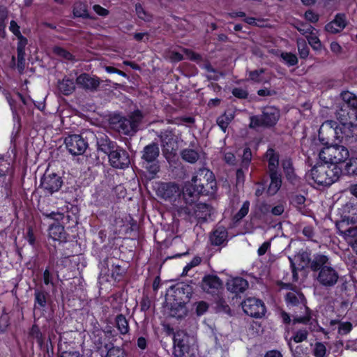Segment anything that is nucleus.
I'll return each mask as SVG.
<instances>
[{
  "label": "nucleus",
  "instance_id": "bf43d9fd",
  "mask_svg": "<svg viewBox=\"0 0 357 357\" xmlns=\"http://www.w3.org/2000/svg\"><path fill=\"white\" fill-rule=\"evenodd\" d=\"M10 31L13 33L17 37H19L22 36L20 31V26L17 25V24L12 20L10 23L9 26Z\"/></svg>",
  "mask_w": 357,
  "mask_h": 357
},
{
  "label": "nucleus",
  "instance_id": "6e6d98bb",
  "mask_svg": "<svg viewBox=\"0 0 357 357\" xmlns=\"http://www.w3.org/2000/svg\"><path fill=\"white\" fill-rule=\"evenodd\" d=\"M208 305L206 302L201 301L197 305L196 312L197 315L200 316L205 313L208 310Z\"/></svg>",
  "mask_w": 357,
  "mask_h": 357
},
{
  "label": "nucleus",
  "instance_id": "c9c22d12",
  "mask_svg": "<svg viewBox=\"0 0 357 357\" xmlns=\"http://www.w3.org/2000/svg\"><path fill=\"white\" fill-rule=\"evenodd\" d=\"M315 31H312L310 33L307 35L306 38L308 40L309 44L311 45V47L315 50H320L321 47V42L317 35V33L314 32Z\"/></svg>",
  "mask_w": 357,
  "mask_h": 357
},
{
  "label": "nucleus",
  "instance_id": "2f4dec72",
  "mask_svg": "<svg viewBox=\"0 0 357 357\" xmlns=\"http://www.w3.org/2000/svg\"><path fill=\"white\" fill-rule=\"evenodd\" d=\"M294 206L303 215L307 214V210L305 208V198L302 195H296L292 198L291 201Z\"/></svg>",
  "mask_w": 357,
  "mask_h": 357
},
{
  "label": "nucleus",
  "instance_id": "bb28decb",
  "mask_svg": "<svg viewBox=\"0 0 357 357\" xmlns=\"http://www.w3.org/2000/svg\"><path fill=\"white\" fill-rule=\"evenodd\" d=\"M98 150L108 155L115 150L116 148L114 143L109 140L107 138H101L98 141Z\"/></svg>",
  "mask_w": 357,
  "mask_h": 357
},
{
  "label": "nucleus",
  "instance_id": "3c124183",
  "mask_svg": "<svg viewBox=\"0 0 357 357\" xmlns=\"http://www.w3.org/2000/svg\"><path fill=\"white\" fill-rule=\"evenodd\" d=\"M295 259H301L302 260L301 264L299 265L301 268L305 267L310 262L309 255L307 252H302L299 254L298 256L295 257Z\"/></svg>",
  "mask_w": 357,
  "mask_h": 357
},
{
  "label": "nucleus",
  "instance_id": "cd10ccee",
  "mask_svg": "<svg viewBox=\"0 0 357 357\" xmlns=\"http://www.w3.org/2000/svg\"><path fill=\"white\" fill-rule=\"evenodd\" d=\"M118 129L119 132L125 135H130L136 132L130 118H123L119 121Z\"/></svg>",
  "mask_w": 357,
  "mask_h": 357
},
{
  "label": "nucleus",
  "instance_id": "de8ad7c7",
  "mask_svg": "<svg viewBox=\"0 0 357 357\" xmlns=\"http://www.w3.org/2000/svg\"><path fill=\"white\" fill-rule=\"evenodd\" d=\"M201 261L202 259L199 257H194L192 260L183 268L182 275H186L188 272L193 267L198 266L201 263Z\"/></svg>",
  "mask_w": 357,
  "mask_h": 357
},
{
  "label": "nucleus",
  "instance_id": "c85d7f7f",
  "mask_svg": "<svg viewBox=\"0 0 357 357\" xmlns=\"http://www.w3.org/2000/svg\"><path fill=\"white\" fill-rule=\"evenodd\" d=\"M58 87L59 91L64 95L72 93L75 89L73 80L68 78H64L61 82H59Z\"/></svg>",
  "mask_w": 357,
  "mask_h": 357
},
{
  "label": "nucleus",
  "instance_id": "a18cd8bd",
  "mask_svg": "<svg viewBox=\"0 0 357 357\" xmlns=\"http://www.w3.org/2000/svg\"><path fill=\"white\" fill-rule=\"evenodd\" d=\"M252 159V153L249 148H246L243 151L242 156L241 165L243 168L248 169V167Z\"/></svg>",
  "mask_w": 357,
  "mask_h": 357
},
{
  "label": "nucleus",
  "instance_id": "58836bf2",
  "mask_svg": "<svg viewBox=\"0 0 357 357\" xmlns=\"http://www.w3.org/2000/svg\"><path fill=\"white\" fill-rule=\"evenodd\" d=\"M345 170L349 174L357 175V158H351L345 165Z\"/></svg>",
  "mask_w": 357,
  "mask_h": 357
},
{
  "label": "nucleus",
  "instance_id": "39448f33",
  "mask_svg": "<svg viewBox=\"0 0 357 357\" xmlns=\"http://www.w3.org/2000/svg\"><path fill=\"white\" fill-rule=\"evenodd\" d=\"M63 180L60 176L55 173L46 172L40 182V187L47 195L58 192L61 188Z\"/></svg>",
  "mask_w": 357,
  "mask_h": 357
},
{
  "label": "nucleus",
  "instance_id": "412c9836",
  "mask_svg": "<svg viewBox=\"0 0 357 357\" xmlns=\"http://www.w3.org/2000/svg\"><path fill=\"white\" fill-rule=\"evenodd\" d=\"M265 158L268 162L270 173L277 172L279 165V155L273 149H268L265 154Z\"/></svg>",
  "mask_w": 357,
  "mask_h": 357
},
{
  "label": "nucleus",
  "instance_id": "5701e85b",
  "mask_svg": "<svg viewBox=\"0 0 357 357\" xmlns=\"http://www.w3.org/2000/svg\"><path fill=\"white\" fill-rule=\"evenodd\" d=\"M4 95L6 98L7 99L12 110H14L17 107V102L18 100H21L24 105L29 104V100L24 97H23L20 93L14 92L11 94L9 92H5Z\"/></svg>",
  "mask_w": 357,
  "mask_h": 357
},
{
  "label": "nucleus",
  "instance_id": "20e7f679",
  "mask_svg": "<svg viewBox=\"0 0 357 357\" xmlns=\"http://www.w3.org/2000/svg\"><path fill=\"white\" fill-rule=\"evenodd\" d=\"M349 149L337 144L325 146L319 153L320 160L331 166H337L345 162L349 158Z\"/></svg>",
  "mask_w": 357,
  "mask_h": 357
},
{
  "label": "nucleus",
  "instance_id": "0eeeda50",
  "mask_svg": "<svg viewBox=\"0 0 357 357\" xmlns=\"http://www.w3.org/2000/svg\"><path fill=\"white\" fill-rule=\"evenodd\" d=\"M65 144L68 151L75 155H82L87 147V143L79 135H72L65 139Z\"/></svg>",
  "mask_w": 357,
  "mask_h": 357
},
{
  "label": "nucleus",
  "instance_id": "f257e3e1",
  "mask_svg": "<svg viewBox=\"0 0 357 357\" xmlns=\"http://www.w3.org/2000/svg\"><path fill=\"white\" fill-rule=\"evenodd\" d=\"M205 187L214 190L215 181L212 172L204 168L197 172L191 181L185 184L183 197L187 202H193L204 192Z\"/></svg>",
  "mask_w": 357,
  "mask_h": 357
},
{
  "label": "nucleus",
  "instance_id": "9d476101",
  "mask_svg": "<svg viewBox=\"0 0 357 357\" xmlns=\"http://www.w3.org/2000/svg\"><path fill=\"white\" fill-rule=\"evenodd\" d=\"M77 84L85 90H96L100 85V79L96 76L87 73H82L76 79Z\"/></svg>",
  "mask_w": 357,
  "mask_h": 357
},
{
  "label": "nucleus",
  "instance_id": "4be33fe9",
  "mask_svg": "<svg viewBox=\"0 0 357 357\" xmlns=\"http://www.w3.org/2000/svg\"><path fill=\"white\" fill-rule=\"evenodd\" d=\"M346 221H349V217L344 215V220L337 226L339 229L340 234L342 236H343L346 240L350 241V238H355L357 236V226L351 227L348 229L342 230L341 229V228H343Z\"/></svg>",
  "mask_w": 357,
  "mask_h": 357
},
{
  "label": "nucleus",
  "instance_id": "a19ab883",
  "mask_svg": "<svg viewBox=\"0 0 357 357\" xmlns=\"http://www.w3.org/2000/svg\"><path fill=\"white\" fill-rule=\"evenodd\" d=\"M326 354V347L321 342H317L313 349V354L315 357H324Z\"/></svg>",
  "mask_w": 357,
  "mask_h": 357
},
{
  "label": "nucleus",
  "instance_id": "0e129e2a",
  "mask_svg": "<svg viewBox=\"0 0 357 357\" xmlns=\"http://www.w3.org/2000/svg\"><path fill=\"white\" fill-rule=\"evenodd\" d=\"M331 50L336 54H339L342 52V48L340 45L337 42H332L330 45Z\"/></svg>",
  "mask_w": 357,
  "mask_h": 357
},
{
  "label": "nucleus",
  "instance_id": "473e14b6",
  "mask_svg": "<svg viewBox=\"0 0 357 357\" xmlns=\"http://www.w3.org/2000/svg\"><path fill=\"white\" fill-rule=\"evenodd\" d=\"M116 324L118 330L121 334H126L129 331V326L125 317L120 314L116 318Z\"/></svg>",
  "mask_w": 357,
  "mask_h": 357
},
{
  "label": "nucleus",
  "instance_id": "f03ea898",
  "mask_svg": "<svg viewBox=\"0 0 357 357\" xmlns=\"http://www.w3.org/2000/svg\"><path fill=\"white\" fill-rule=\"evenodd\" d=\"M310 267L312 271H318L316 278L321 285L331 287L337 282L339 274L331 266L327 256L321 254L314 255Z\"/></svg>",
  "mask_w": 357,
  "mask_h": 357
},
{
  "label": "nucleus",
  "instance_id": "dca6fc26",
  "mask_svg": "<svg viewBox=\"0 0 357 357\" xmlns=\"http://www.w3.org/2000/svg\"><path fill=\"white\" fill-rule=\"evenodd\" d=\"M202 286L204 291L212 294L222 287V282L218 277L208 275L204 278Z\"/></svg>",
  "mask_w": 357,
  "mask_h": 357
},
{
  "label": "nucleus",
  "instance_id": "ea45409f",
  "mask_svg": "<svg viewBox=\"0 0 357 357\" xmlns=\"http://www.w3.org/2000/svg\"><path fill=\"white\" fill-rule=\"evenodd\" d=\"M297 46L301 58L305 59L309 54V48L303 40H297Z\"/></svg>",
  "mask_w": 357,
  "mask_h": 357
},
{
  "label": "nucleus",
  "instance_id": "7c9ffc66",
  "mask_svg": "<svg viewBox=\"0 0 357 357\" xmlns=\"http://www.w3.org/2000/svg\"><path fill=\"white\" fill-rule=\"evenodd\" d=\"M73 15L77 17H89V15L86 4L82 2L75 3L73 8Z\"/></svg>",
  "mask_w": 357,
  "mask_h": 357
},
{
  "label": "nucleus",
  "instance_id": "37998d69",
  "mask_svg": "<svg viewBox=\"0 0 357 357\" xmlns=\"http://www.w3.org/2000/svg\"><path fill=\"white\" fill-rule=\"evenodd\" d=\"M250 203L249 202H245L239 211L234 215V219L237 222L244 218L249 211Z\"/></svg>",
  "mask_w": 357,
  "mask_h": 357
},
{
  "label": "nucleus",
  "instance_id": "393cba45",
  "mask_svg": "<svg viewBox=\"0 0 357 357\" xmlns=\"http://www.w3.org/2000/svg\"><path fill=\"white\" fill-rule=\"evenodd\" d=\"M17 38L19 40L17 45L18 68L22 70L24 63V47L27 43V40L22 36L17 37Z\"/></svg>",
  "mask_w": 357,
  "mask_h": 357
},
{
  "label": "nucleus",
  "instance_id": "aec40b11",
  "mask_svg": "<svg viewBox=\"0 0 357 357\" xmlns=\"http://www.w3.org/2000/svg\"><path fill=\"white\" fill-rule=\"evenodd\" d=\"M159 155V148L155 144H149L144 147L142 158L147 162H153Z\"/></svg>",
  "mask_w": 357,
  "mask_h": 357
},
{
  "label": "nucleus",
  "instance_id": "79ce46f5",
  "mask_svg": "<svg viewBox=\"0 0 357 357\" xmlns=\"http://www.w3.org/2000/svg\"><path fill=\"white\" fill-rule=\"evenodd\" d=\"M52 51L55 55L61 58H63L67 60H70L73 58V56L70 52H67L66 50L61 47L55 46L53 47Z\"/></svg>",
  "mask_w": 357,
  "mask_h": 357
},
{
  "label": "nucleus",
  "instance_id": "4c0bfd02",
  "mask_svg": "<svg viewBox=\"0 0 357 357\" xmlns=\"http://www.w3.org/2000/svg\"><path fill=\"white\" fill-rule=\"evenodd\" d=\"M136 13L139 18L146 22H149L152 19V15L146 11L140 4L135 6Z\"/></svg>",
  "mask_w": 357,
  "mask_h": 357
},
{
  "label": "nucleus",
  "instance_id": "c756f323",
  "mask_svg": "<svg viewBox=\"0 0 357 357\" xmlns=\"http://www.w3.org/2000/svg\"><path fill=\"white\" fill-rule=\"evenodd\" d=\"M330 326L332 328H335L336 325H337L338 333L341 335L348 334L352 329V324L350 322H339L336 320H331L329 323Z\"/></svg>",
  "mask_w": 357,
  "mask_h": 357
},
{
  "label": "nucleus",
  "instance_id": "6e6552de",
  "mask_svg": "<svg viewBox=\"0 0 357 357\" xmlns=\"http://www.w3.org/2000/svg\"><path fill=\"white\" fill-rule=\"evenodd\" d=\"M338 125L334 121H326L322 123L319 130V137L322 141H328L333 138L340 139L342 135L339 132Z\"/></svg>",
  "mask_w": 357,
  "mask_h": 357
},
{
  "label": "nucleus",
  "instance_id": "9b49d317",
  "mask_svg": "<svg viewBox=\"0 0 357 357\" xmlns=\"http://www.w3.org/2000/svg\"><path fill=\"white\" fill-rule=\"evenodd\" d=\"M160 137L164 153L174 154L178 149V144L174 135L171 131H165L162 133Z\"/></svg>",
  "mask_w": 357,
  "mask_h": 357
},
{
  "label": "nucleus",
  "instance_id": "1a4fd4ad",
  "mask_svg": "<svg viewBox=\"0 0 357 357\" xmlns=\"http://www.w3.org/2000/svg\"><path fill=\"white\" fill-rule=\"evenodd\" d=\"M109 158L111 165L117 169H123L130 165V158L128 153L119 147L112 151Z\"/></svg>",
  "mask_w": 357,
  "mask_h": 357
},
{
  "label": "nucleus",
  "instance_id": "13d9d810",
  "mask_svg": "<svg viewBox=\"0 0 357 357\" xmlns=\"http://www.w3.org/2000/svg\"><path fill=\"white\" fill-rule=\"evenodd\" d=\"M36 302L41 307L45 305L46 298L43 293L36 292L35 294Z\"/></svg>",
  "mask_w": 357,
  "mask_h": 357
},
{
  "label": "nucleus",
  "instance_id": "774afa93",
  "mask_svg": "<svg viewBox=\"0 0 357 357\" xmlns=\"http://www.w3.org/2000/svg\"><path fill=\"white\" fill-rule=\"evenodd\" d=\"M60 357H83V356L77 351H64L61 354Z\"/></svg>",
  "mask_w": 357,
  "mask_h": 357
},
{
  "label": "nucleus",
  "instance_id": "69168bd1",
  "mask_svg": "<svg viewBox=\"0 0 357 357\" xmlns=\"http://www.w3.org/2000/svg\"><path fill=\"white\" fill-rule=\"evenodd\" d=\"M93 10L100 16H106L108 15V10L99 5H94Z\"/></svg>",
  "mask_w": 357,
  "mask_h": 357
},
{
  "label": "nucleus",
  "instance_id": "72a5a7b5",
  "mask_svg": "<svg viewBox=\"0 0 357 357\" xmlns=\"http://www.w3.org/2000/svg\"><path fill=\"white\" fill-rule=\"evenodd\" d=\"M182 158L184 160L194 163L199 158V153L192 149H185L181 153Z\"/></svg>",
  "mask_w": 357,
  "mask_h": 357
},
{
  "label": "nucleus",
  "instance_id": "603ef678",
  "mask_svg": "<svg viewBox=\"0 0 357 357\" xmlns=\"http://www.w3.org/2000/svg\"><path fill=\"white\" fill-rule=\"evenodd\" d=\"M264 73L263 70H254L250 72L249 77L250 79L257 82H263V79L261 77V75Z\"/></svg>",
  "mask_w": 357,
  "mask_h": 357
},
{
  "label": "nucleus",
  "instance_id": "b1692460",
  "mask_svg": "<svg viewBox=\"0 0 357 357\" xmlns=\"http://www.w3.org/2000/svg\"><path fill=\"white\" fill-rule=\"evenodd\" d=\"M227 232L224 227L215 229L210 237L211 243L215 245L222 244L227 239Z\"/></svg>",
  "mask_w": 357,
  "mask_h": 357
},
{
  "label": "nucleus",
  "instance_id": "f3484780",
  "mask_svg": "<svg viewBox=\"0 0 357 357\" xmlns=\"http://www.w3.org/2000/svg\"><path fill=\"white\" fill-rule=\"evenodd\" d=\"M49 236L54 241L59 243L67 241V234L64 227L59 224H53L49 228Z\"/></svg>",
  "mask_w": 357,
  "mask_h": 357
},
{
  "label": "nucleus",
  "instance_id": "338daca9",
  "mask_svg": "<svg viewBox=\"0 0 357 357\" xmlns=\"http://www.w3.org/2000/svg\"><path fill=\"white\" fill-rule=\"evenodd\" d=\"M183 334V333L178 332L174 336V344L175 346H177L180 349L183 346V340L180 338V336Z\"/></svg>",
  "mask_w": 357,
  "mask_h": 357
},
{
  "label": "nucleus",
  "instance_id": "e2e57ef3",
  "mask_svg": "<svg viewBox=\"0 0 357 357\" xmlns=\"http://www.w3.org/2000/svg\"><path fill=\"white\" fill-rule=\"evenodd\" d=\"M284 211V205L282 204H280L274 206L272 208L271 213L274 215H280L281 214H282Z\"/></svg>",
  "mask_w": 357,
  "mask_h": 357
},
{
  "label": "nucleus",
  "instance_id": "e433bc0d",
  "mask_svg": "<svg viewBox=\"0 0 357 357\" xmlns=\"http://www.w3.org/2000/svg\"><path fill=\"white\" fill-rule=\"evenodd\" d=\"M280 56L282 61L289 66H295L298 63L296 56L292 53L282 52Z\"/></svg>",
  "mask_w": 357,
  "mask_h": 357
},
{
  "label": "nucleus",
  "instance_id": "09e8293b",
  "mask_svg": "<svg viewBox=\"0 0 357 357\" xmlns=\"http://www.w3.org/2000/svg\"><path fill=\"white\" fill-rule=\"evenodd\" d=\"M106 357H126V354L121 349L112 347L108 350Z\"/></svg>",
  "mask_w": 357,
  "mask_h": 357
},
{
  "label": "nucleus",
  "instance_id": "2eb2a0df",
  "mask_svg": "<svg viewBox=\"0 0 357 357\" xmlns=\"http://www.w3.org/2000/svg\"><path fill=\"white\" fill-rule=\"evenodd\" d=\"M248 287L247 280L242 278H234L228 280L227 282V289L233 293L243 292Z\"/></svg>",
  "mask_w": 357,
  "mask_h": 357
},
{
  "label": "nucleus",
  "instance_id": "f704fd0d",
  "mask_svg": "<svg viewBox=\"0 0 357 357\" xmlns=\"http://www.w3.org/2000/svg\"><path fill=\"white\" fill-rule=\"evenodd\" d=\"M233 119V115L231 114H224L223 115L219 116L217 119V123L221 128V130L224 132L226 131L228 125Z\"/></svg>",
  "mask_w": 357,
  "mask_h": 357
},
{
  "label": "nucleus",
  "instance_id": "423d86ee",
  "mask_svg": "<svg viewBox=\"0 0 357 357\" xmlns=\"http://www.w3.org/2000/svg\"><path fill=\"white\" fill-rule=\"evenodd\" d=\"M242 308L245 314L253 317H261L265 314V306L259 299L248 298L242 303Z\"/></svg>",
  "mask_w": 357,
  "mask_h": 357
},
{
  "label": "nucleus",
  "instance_id": "052dcab7",
  "mask_svg": "<svg viewBox=\"0 0 357 357\" xmlns=\"http://www.w3.org/2000/svg\"><path fill=\"white\" fill-rule=\"evenodd\" d=\"M260 126H263L261 123V116H252L250 118V127L252 128H257Z\"/></svg>",
  "mask_w": 357,
  "mask_h": 357
},
{
  "label": "nucleus",
  "instance_id": "ddd939ff",
  "mask_svg": "<svg viewBox=\"0 0 357 357\" xmlns=\"http://www.w3.org/2000/svg\"><path fill=\"white\" fill-rule=\"evenodd\" d=\"M279 110L273 107H269L264 109L261 116V123L265 126H272L275 125L279 119Z\"/></svg>",
  "mask_w": 357,
  "mask_h": 357
},
{
  "label": "nucleus",
  "instance_id": "49530a36",
  "mask_svg": "<svg viewBox=\"0 0 357 357\" xmlns=\"http://www.w3.org/2000/svg\"><path fill=\"white\" fill-rule=\"evenodd\" d=\"M129 118L131 120V122L132 123V126L136 131L138 128L139 124L140 123V122L142 119V113L139 110H137V111L134 112L129 116Z\"/></svg>",
  "mask_w": 357,
  "mask_h": 357
},
{
  "label": "nucleus",
  "instance_id": "8fccbe9b",
  "mask_svg": "<svg viewBox=\"0 0 357 357\" xmlns=\"http://www.w3.org/2000/svg\"><path fill=\"white\" fill-rule=\"evenodd\" d=\"M296 29L301 34L305 36V37L312 31H315L311 25L303 24L297 26Z\"/></svg>",
  "mask_w": 357,
  "mask_h": 357
},
{
  "label": "nucleus",
  "instance_id": "6ab92c4d",
  "mask_svg": "<svg viewBox=\"0 0 357 357\" xmlns=\"http://www.w3.org/2000/svg\"><path fill=\"white\" fill-rule=\"evenodd\" d=\"M353 119H349V121H347V119H340V123L338 125V128H340L339 132L340 135H342L340 139L339 140H342L344 138H349L352 136L353 131Z\"/></svg>",
  "mask_w": 357,
  "mask_h": 357
},
{
  "label": "nucleus",
  "instance_id": "4468645a",
  "mask_svg": "<svg viewBox=\"0 0 357 357\" xmlns=\"http://www.w3.org/2000/svg\"><path fill=\"white\" fill-rule=\"evenodd\" d=\"M342 98L347 107H350L347 112L348 117L357 119V98L350 92L342 93Z\"/></svg>",
  "mask_w": 357,
  "mask_h": 357
},
{
  "label": "nucleus",
  "instance_id": "a878e982",
  "mask_svg": "<svg viewBox=\"0 0 357 357\" xmlns=\"http://www.w3.org/2000/svg\"><path fill=\"white\" fill-rule=\"evenodd\" d=\"M271 176V183L268 188V192L273 195H275L280 189L282 183L280 176L278 174V172L270 173Z\"/></svg>",
  "mask_w": 357,
  "mask_h": 357
},
{
  "label": "nucleus",
  "instance_id": "680f3d73",
  "mask_svg": "<svg viewBox=\"0 0 357 357\" xmlns=\"http://www.w3.org/2000/svg\"><path fill=\"white\" fill-rule=\"evenodd\" d=\"M271 243L268 241L264 242L258 249L257 254L259 256L264 255L267 250L270 248Z\"/></svg>",
  "mask_w": 357,
  "mask_h": 357
},
{
  "label": "nucleus",
  "instance_id": "7ed1b4c3",
  "mask_svg": "<svg viewBox=\"0 0 357 357\" xmlns=\"http://www.w3.org/2000/svg\"><path fill=\"white\" fill-rule=\"evenodd\" d=\"M341 169L337 166H331L328 163L315 165L310 170V176L314 183L319 185H330L339 178Z\"/></svg>",
  "mask_w": 357,
  "mask_h": 357
},
{
  "label": "nucleus",
  "instance_id": "c03bdc74",
  "mask_svg": "<svg viewBox=\"0 0 357 357\" xmlns=\"http://www.w3.org/2000/svg\"><path fill=\"white\" fill-rule=\"evenodd\" d=\"M282 167L289 179H293L294 178V170L292 168L291 162L289 160H284L282 162Z\"/></svg>",
  "mask_w": 357,
  "mask_h": 357
},
{
  "label": "nucleus",
  "instance_id": "5fc2aeb1",
  "mask_svg": "<svg viewBox=\"0 0 357 357\" xmlns=\"http://www.w3.org/2000/svg\"><path fill=\"white\" fill-rule=\"evenodd\" d=\"M232 94L238 98H246L248 93L247 91L243 89L234 88L232 90Z\"/></svg>",
  "mask_w": 357,
  "mask_h": 357
},
{
  "label": "nucleus",
  "instance_id": "f8f14e48",
  "mask_svg": "<svg viewBox=\"0 0 357 357\" xmlns=\"http://www.w3.org/2000/svg\"><path fill=\"white\" fill-rule=\"evenodd\" d=\"M159 197L164 199H172L180 195L179 188L174 183H162L157 191Z\"/></svg>",
  "mask_w": 357,
  "mask_h": 357
},
{
  "label": "nucleus",
  "instance_id": "864d4df0",
  "mask_svg": "<svg viewBox=\"0 0 357 357\" xmlns=\"http://www.w3.org/2000/svg\"><path fill=\"white\" fill-rule=\"evenodd\" d=\"M307 336V331H304V330H301L295 334L293 339L295 342L298 343V342H301L303 340H306Z\"/></svg>",
  "mask_w": 357,
  "mask_h": 357
},
{
  "label": "nucleus",
  "instance_id": "a211bd4d",
  "mask_svg": "<svg viewBox=\"0 0 357 357\" xmlns=\"http://www.w3.org/2000/svg\"><path fill=\"white\" fill-rule=\"evenodd\" d=\"M345 26V16L343 15H337L332 22L326 24V30L328 32L335 33L343 30Z\"/></svg>",
  "mask_w": 357,
  "mask_h": 357
},
{
  "label": "nucleus",
  "instance_id": "4d7b16f0",
  "mask_svg": "<svg viewBox=\"0 0 357 357\" xmlns=\"http://www.w3.org/2000/svg\"><path fill=\"white\" fill-rule=\"evenodd\" d=\"M305 17L307 20L311 22H316L319 20L318 15L312 10L306 11L305 13Z\"/></svg>",
  "mask_w": 357,
  "mask_h": 357
}]
</instances>
